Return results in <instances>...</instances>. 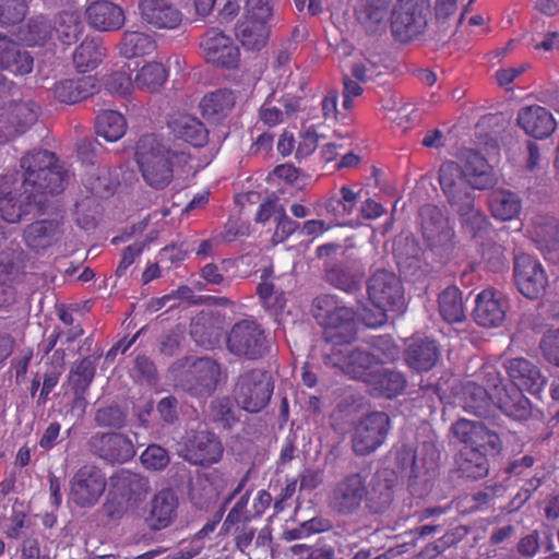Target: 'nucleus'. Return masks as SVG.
Segmentation results:
<instances>
[{"label":"nucleus","instance_id":"12","mask_svg":"<svg viewBox=\"0 0 559 559\" xmlns=\"http://www.w3.org/2000/svg\"><path fill=\"white\" fill-rule=\"evenodd\" d=\"M40 107L33 100H10L0 109V145L24 134L37 120Z\"/></svg>","mask_w":559,"mask_h":559},{"label":"nucleus","instance_id":"61","mask_svg":"<svg viewBox=\"0 0 559 559\" xmlns=\"http://www.w3.org/2000/svg\"><path fill=\"white\" fill-rule=\"evenodd\" d=\"M329 508L337 514L349 513V476L332 487L328 496Z\"/></svg>","mask_w":559,"mask_h":559},{"label":"nucleus","instance_id":"27","mask_svg":"<svg viewBox=\"0 0 559 559\" xmlns=\"http://www.w3.org/2000/svg\"><path fill=\"white\" fill-rule=\"evenodd\" d=\"M173 135L193 147H204L209 143L210 132L206 126L195 116L186 112H174L167 120Z\"/></svg>","mask_w":559,"mask_h":559},{"label":"nucleus","instance_id":"37","mask_svg":"<svg viewBox=\"0 0 559 559\" xmlns=\"http://www.w3.org/2000/svg\"><path fill=\"white\" fill-rule=\"evenodd\" d=\"M98 90L95 76L87 75L78 79H62L51 87L52 96L62 104H76L94 95Z\"/></svg>","mask_w":559,"mask_h":559},{"label":"nucleus","instance_id":"30","mask_svg":"<svg viewBox=\"0 0 559 559\" xmlns=\"http://www.w3.org/2000/svg\"><path fill=\"white\" fill-rule=\"evenodd\" d=\"M62 236L63 223L58 219L33 222L23 231L25 245L36 252L55 246L61 240Z\"/></svg>","mask_w":559,"mask_h":559},{"label":"nucleus","instance_id":"58","mask_svg":"<svg viewBox=\"0 0 559 559\" xmlns=\"http://www.w3.org/2000/svg\"><path fill=\"white\" fill-rule=\"evenodd\" d=\"M481 259L486 269L493 273L502 272L509 266L506 248L495 241H487L483 245Z\"/></svg>","mask_w":559,"mask_h":559},{"label":"nucleus","instance_id":"4","mask_svg":"<svg viewBox=\"0 0 559 559\" xmlns=\"http://www.w3.org/2000/svg\"><path fill=\"white\" fill-rule=\"evenodd\" d=\"M226 348L239 359L257 361L271 350V337L262 323L249 317L236 321L226 334Z\"/></svg>","mask_w":559,"mask_h":559},{"label":"nucleus","instance_id":"62","mask_svg":"<svg viewBox=\"0 0 559 559\" xmlns=\"http://www.w3.org/2000/svg\"><path fill=\"white\" fill-rule=\"evenodd\" d=\"M28 11L26 0H0V24L3 26L21 23Z\"/></svg>","mask_w":559,"mask_h":559},{"label":"nucleus","instance_id":"49","mask_svg":"<svg viewBox=\"0 0 559 559\" xmlns=\"http://www.w3.org/2000/svg\"><path fill=\"white\" fill-rule=\"evenodd\" d=\"M439 312L448 323L462 322L465 319L462 293L456 286H448L438 297Z\"/></svg>","mask_w":559,"mask_h":559},{"label":"nucleus","instance_id":"9","mask_svg":"<svg viewBox=\"0 0 559 559\" xmlns=\"http://www.w3.org/2000/svg\"><path fill=\"white\" fill-rule=\"evenodd\" d=\"M369 476V467L352 474V507L365 499L366 507L370 512L382 513L390 508L394 500L393 480L377 475L372 477L369 487H366Z\"/></svg>","mask_w":559,"mask_h":559},{"label":"nucleus","instance_id":"32","mask_svg":"<svg viewBox=\"0 0 559 559\" xmlns=\"http://www.w3.org/2000/svg\"><path fill=\"white\" fill-rule=\"evenodd\" d=\"M516 123L527 135L535 139L548 138L557 127L552 114L538 105L522 107L518 112Z\"/></svg>","mask_w":559,"mask_h":559},{"label":"nucleus","instance_id":"2","mask_svg":"<svg viewBox=\"0 0 559 559\" xmlns=\"http://www.w3.org/2000/svg\"><path fill=\"white\" fill-rule=\"evenodd\" d=\"M21 189L28 204L41 203V197L61 193L69 175L59 157L47 150H33L20 158Z\"/></svg>","mask_w":559,"mask_h":559},{"label":"nucleus","instance_id":"63","mask_svg":"<svg viewBox=\"0 0 559 559\" xmlns=\"http://www.w3.org/2000/svg\"><path fill=\"white\" fill-rule=\"evenodd\" d=\"M248 496L245 495L229 510L222 525V531L225 534H229L236 528L250 524L251 518L246 510Z\"/></svg>","mask_w":559,"mask_h":559},{"label":"nucleus","instance_id":"48","mask_svg":"<svg viewBox=\"0 0 559 559\" xmlns=\"http://www.w3.org/2000/svg\"><path fill=\"white\" fill-rule=\"evenodd\" d=\"M95 130L107 142H117L126 134L127 120L119 111L104 110L96 117Z\"/></svg>","mask_w":559,"mask_h":559},{"label":"nucleus","instance_id":"47","mask_svg":"<svg viewBox=\"0 0 559 559\" xmlns=\"http://www.w3.org/2000/svg\"><path fill=\"white\" fill-rule=\"evenodd\" d=\"M490 212L500 221H510L516 217L521 211V199L509 190L492 191L488 199Z\"/></svg>","mask_w":559,"mask_h":559},{"label":"nucleus","instance_id":"3","mask_svg":"<svg viewBox=\"0 0 559 559\" xmlns=\"http://www.w3.org/2000/svg\"><path fill=\"white\" fill-rule=\"evenodd\" d=\"M135 162L144 181L153 189L166 188L174 178L177 160H186L182 152L170 148L154 133L143 134L135 144Z\"/></svg>","mask_w":559,"mask_h":559},{"label":"nucleus","instance_id":"5","mask_svg":"<svg viewBox=\"0 0 559 559\" xmlns=\"http://www.w3.org/2000/svg\"><path fill=\"white\" fill-rule=\"evenodd\" d=\"M418 223L427 248L444 263L455 247V233L442 210L430 203L418 209Z\"/></svg>","mask_w":559,"mask_h":559},{"label":"nucleus","instance_id":"14","mask_svg":"<svg viewBox=\"0 0 559 559\" xmlns=\"http://www.w3.org/2000/svg\"><path fill=\"white\" fill-rule=\"evenodd\" d=\"M451 431L468 449L486 453V457L499 455L503 449L500 436L483 421L460 418L452 425Z\"/></svg>","mask_w":559,"mask_h":559},{"label":"nucleus","instance_id":"44","mask_svg":"<svg viewBox=\"0 0 559 559\" xmlns=\"http://www.w3.org/2000/svg\"><path fill=\"white\" fill-rule=\"evenodd\" d=\"M237 36L247 49L259 50L267 43L270 36L269 21L243 19L237 27Z\"/></svg>","mask_w":559,"mask_h":559},{"label":"nucleus","instance_id":"17","mask_svg":"<svg viewBox=\"0 0 559 559\" xmlns=\"http://www.w3.org/2000/svg\"><path fill=\"white\" fill-rule=\"evenodd\" d=\"M200 48L206 62L224 68L236 69L240 62V50L234 39L217 27H210L202 35Z\"/></svg>","mask_w":559,"mask_h":559},{"label":"nucleus","instance_id":"29","mask_svg":"<svg viewBox=\"0 0 559 559\" xmlns=\"http://www.w3.org/2000/svg\"><path fill=\"white\" fill-rule=\"evenodd\" d=\"M392 0H361L356 9L357 22L370 35L385 32Z\"/></svg>","mask_w":559,"mask_h":559},{"label":"nucleus","instance_id":"53","mask_svg":"<svg viewBox=\"0 0 559 559\" xmlns=\"http://www.w3.org/2000/svg\"><path fill=\"white\" fill-rule=\"evenodd\" d=\"M390 308L379 305V302L357 300V307L352 313L354 317L352 321L355 319L361 323H364L368 328H378L383 325L388 321L386 311Z\"/></svg>","mask_w":559,"mask_h":559},{"label":"nucleus","instance_id":"36","mask_svg":"<svg viewBox=\"0 0 559 559\" xmlns=\"http://www.w3.org/2000/svg\"><path fill=\"white\" fill-rule=\"evenodd\" d=\"M178 498L171 489L158 491L151 501L145 523L152 531H160L173 524L177 518Z\"/></svg>","mask_w":559,"mask_h":559},{"label":"nucleus","instance_id":"18","mask_svg":"<svg viewBox=\"0 0 559 559\" xmlns=\"http://www.w3.org/2000/svg\"><path fill=\"white\" fill-rule=\"evenodd\" d=\"M487 385L493 391L499 409L518 421H525L532 417L533 405L523 394V390L515 385L503 384L498 373H487Z\"/></svg>","mask_w":559,"mask_h":559},{"label":"nucleus","instance_id":"46","mask_svg":"<svg viewBox=\"0 0 559 559\" xmlns=\"http://www.w3.org/2000/svg\"><path fill=\"white\" fill-rule=\"evenodd\" d=\"M53 29L63 45L76 43L83 34L84 24L76 10H64L55 17Z\"/></svg>","mask_w":559,"mask_h":559},{"label":"nucleus","instance_id":"56","mask_svg":"<svg viewBox=\"0 0 559 559\" xmlns=\"http://www.w3.org/2000/svg\"><path fill=\"white\" fill-rule=\"evenodd\" d=\"M212 420L223 429H231L238 421V411L229 397H219L211 404Z\"/></svg>","mask_w":559,"mask_h":559},{"label":"nucleus","instance_id":"24","mask_svg":"<svg viewBox=\"0 0 559 559\" xmlns=\"http://www.w3.org/2000/svg\"><path fill=\"white\" fill-rule=\"evenodd\" d=\"M331 12V20L334 26L341 33V43L336 45L338 63L343 70V107L349 108V75L344 72L347 67L346 58L349 56V46L347 45V33L349 31V19L347 16L349 0H326Z\"/></svg>","mask_w":559,"mask_h":559},{"label":"nucleus","instance_id":"43","mask_svg":"<svg viewBox=\"0 0 559 559\" xmlns=\"http://www.w3.org/2000/svg\"><path fill=\"white\" fill-rule=\"evenodd\" d=\"M119 53L127 58L148 56L156 49L155 39L143 32L126 31L118 44Z\"/></svg>","mask_w":559,"mask_h":559},{"label":"nucleus","instance_id":"16","mask_svg":"<svg viewBox=\"0 0 559 559\" xmlns=\"http://www.w3.org/2000/svg\"><path fill=\"white\" fill-rule=\"evenodd\" d=\"M396 266L406 280L418 281L426 275L424 251L412 231H402L392 241Z\"/></svg>","mask_w":559,"mask_h":559},{"label":"nucleus","instance_id":"28","mask_svg":"<svg viewBox=\"0 0 559 559\" xmlns=\"http://www.w3.org/2000/svg\"><path fill=\"white\" fill-rule=\"evenodd\" d=\"M87 24L98 32H116L123 27L126 14L123 9L108 0H96L85 9Z\"/></svg>","mask_w":559,"mask_h":559},{"label":"nucleus","instance_id":"1","mask_svg":"<svg viewBox=\"0 0 559 559\" xmlns=\"http://www.w3.org/2000/svg\"><path fill=\"white\" fill-rule=\"evenodd\" d=\"M312 316L323 326L324 341L331 345L324 356L335 373L349 372V307L336 295L325 294L312 301Z\"/></svg>","mask_w":559,"mask_h":559},{"label":"nucleus","instance_id":"23","mask_svg":"<svg viewBox=\"0 0 559 559\" xmlns=\"http://www.w3.org/2000/svg\"><path fill=\"white\" fill-rule=\"evenodd\" d=\"M317 257L324 260L325 280L333 287L349 292V255L346 247L340 243H324L316 250Z\"/></svg>","mask_w":559,"mask_h":559},{"label":"nucleus","instance_id":"55","mask_svg":"<svg viewBox=\"0 0 559 559\" xmlns=\"http://www.w3.org/2000/svg\"><path fill=\"white\" fill-rule=\"evenodd\" d=\"M535 240L538 246L559 242V219L548 214L533 218Z\"/></svg>","mask_w":559,"mask_h":559},{"label":"nucleus","instance_id":"11","mask_svg":"<svg viewBox=\"0 0 559 559\" xmlns=\"http://www.w3.org/2000/svg\"><path fill=\"white\" fill-rule=\"evenodd\" d=\"M223 454V443L213 431L191 430L183 438L181 456L192 465L209 467L218 463Z\"/></svg>","mask_w":559,"mask_h":559},{"label":"nucleus","instance_id":"38","mask_svg":"<svg viewBox=\"0 0 559 559\" xmlns=\"http://www.w3.org/2000/svg\"><path fill=\"white\" fill-rule=\"evenodd\" d=\"M33 66L34 59L28 51L22 50L14 40L0 34V70L25 75L32 72Z\"/></svg>","mask_w":559,"mask_h":559},{"label":"nucleus","instance_id":"64","mask_svg":"<svg viewBox=\"0 0 559 559\" xmlns=\"http://www.w3.org/2000/svg\"><path fill=\"white\" fill-rule=\"evenodd\" d=\"M27 513L24 510V503L16 498L12 504L9 525L4 532L5 536L9 539L20 538L23 530L27 527Z\"/></svg>","mask_w":559,"mask_h":559},{"label":"nucleus","instance_id":"59","mask_svg":"<svg viewBox=\"0 0 559 559\" xmlns=\"http://www.w3.org/2000/svg\"><path fill=\"white\" fill-rule=\"evenodd\" d=\"M142 466L152 472L164 471L170 463L168 451L159 444H150L140 456Z\"/></svg>","mask_w":559,"mask_h":559},{"label":"nucleus","instance_id":"22","mask_svg":"<svg viewBox=\"0 0 559 559\" xmlns=\"http://www.w3.org/2000/svg\"><path fill=\"white\" fill-rule=\"evenodd\" d=\"M221 376L219 365L212 358L195 359L183 373V389L193 396H210L216 389Z\"/></svg>","mask_w":559,"mask_h":559},{"label":"nucleus","instance_id":"42","mask_svg":"<svg viewBox=\"0 0 559 559\" xmlns=\"http://www.w3.org/2000/svg\"><path fill=\"white\" fill-rule=\"evenodd\" d=\"M461 400L463 408L477 417L489 416L493 405L488 390L472 381L463 386Z\"/></svg>","mask_w":559,"mask_h":559},{"label":"nucleus","instance_id":"7","mask_svg":"<svg viewBox=\"0 0 559 559\" xmlns=\"http://www.w3.org/2000/svg\"><path fill=\"white\" fill-rule=\"evenodd\" d=\"M394 463L401 474L407 476L408 487H415L419 480L428 481L427 476L435 475L439 461L440 451L432 442H423L420 453L409 444H401L393 451Z\"/></svg>","mask_w":559,"mask_h":559},{"label":"nucleus","instance_id":"33","mask_svg":"<svg viewBox=\"0 0 559 559\" xmlns=\"http://www.w3.org/2000/svg\"><path fill=\"white\" fill-rule=\"evenodd\" d=\"M460 164L463 177L477 190L491 189L497 183V178L486 158L474 150H467L462 154Z\"/></svg>","mask_w":559,"mask_h":559},{"label":"nucleus","instance_id":"45","mask_svg":"<svg viewBox=\"0 0 559 559\" xmlns=\"http://www.w3.org/2000/svg\"><path fill=\"white\" fill-rule=\"evenodd\" d=\"M407 384L405 376L401 371L379 369L371 378L368 385L370 393L381 394L389 399L401 394Z\"/></svg>","mask_w":559,"mask_h":559},{"label":"nucleus","instance_id":"15","mask_svg":"<svg viewBox=\"0 0 559 559\" xmlns=\"http://www.w3.org/2000/svg\"><path fill=\"white\" fill-rule=\"evenodd\" d=\"M86 445L93 456L111 465L127 463L135 455L132 440L121 432H96Z\"/></svg>","mask_w":559,"mask_h":559},{"label":"nucleus","instance_id":"52","mask_svg":"<svg viewBox=\"0 0 559 559\" xmlns=\"http://www.w3.org/2000/svg\"><path fill=\"white\" fill-rule=\"evenodd\" d=\"M96 366L94 360L87 356L75 362L68 377V381L76 397H82L90 388L95 377Z\"/></svg>","mask_w":559,"mask_h":559},{"label":"nucleus","instance_id":"13","mask_svg":"<svg viewBox=\"0 0 559 559\" xmlns=\"http://www.w3.org/2000/svg\"><path fill=\"white\" fill-rule=\"evenodd\" d=\"M513 277L518 290L527 299H538L546 293L548 276L542 263L528 253L514 255Z\"/></svg>","mask_w":559,"mask_h":559},{"label":"nucleus","instance_id":"6","mask_svg":"<svg viewBox=\"0 0 559 559\" xmlns=\"http://www.w3.org/2000/svg\"><path fill=\"white\" fill-rule=\"evenodd\" d=\"M430 14L429 0H399L391 12L392 36L401 44L417 39L426 32Z\"/></svg>","mask_w":559,"mask_h":559},{"label":"nucleus","instance_id":"10","mask_svg":"<svg viewBox=\"0 0 559 559\" xmlns=\"http://www.w3.org/2000/svg\"><path fill=\"white\" fill-rule=\"evenodd\" d=\"M69 486V501L76 508L91 509L106 491V474L98 465L86 463L76 469Z\"/></svg>","mask_w":559,"mask_h":559},{"label":"nucleus","instance_id":"34","mask_svg":"<svg viewBox=\"0 0 559 559\" xmlns=\"http://www.w3.org/2000/svg\"><path fill=\"white\" fill-rule=\"evenodd\" d=\"M506 368L512 382L510 385L538 394L546 384V378L539 368L525 358L509 359Z\"/></svg>","mask_w":559,"mask_h":559},{"label":"nucleus","instance_id":"19","mask_svg":"<svg viewBox=\"0 0 559 559\" xmlns=\"http://www.w3.org/2000/svg\"><path fill=\"white\" fill-rule=\"evenodd\" d=\"M370 301L379 302L393 311H402L405 306L404 288L401 278L385 269L377 270L367 281Z\"/></svg>","mask_w":559,"mask_h":559},{"label":"nucleus","instance_id":"21","mask_svg":"<svg viewBox=\"0 0 559 559\" xmlns=\"http://www.w3.org/2000/svg\"><path fill=\"white\" fill-rule=\"evenodd\" d=\"M462 174L460 164L455 162H445L439 169L438 179L441 190L454 211L464 210L475 201L474 188Z\"/></svg>","mask_w":559,"mask_h":559},{"label":"nucleus","instance_id":"54","mask_svg":"<svg viewBox=\"0 0 559 559\" xmlns=\"http://www.w3.org/2000/svg\"><path fill=\"white\" fill-rule=\"evenodd\" d=\"M455 212L460 216L463 231L468 234L472 238H476L487 231L489 221L481 211L475 207V201L468 204L466 209H457Z\"/></svg>","mask_w":559,"mask_h":559},{"label":"nucleus","instance_id":"26","mask_svg":"<svg viewBox=\"0 0 559 559\" xmlns=\"http://www.w3.org/2000/svg\"><path fill=\"white\" fill-rule=\"evenodd\" d=\"M475 304L473 318L478 325L497 328L503 323L508 306L501 293L484 289L477 295Z\"/></svg>","mask_w":559,"mask_h":559},{"label":"nucleus","instance_id":"60","mask_svg":"<svg viewBox=\"0 0 559 559\" xmlns=\"http://www.w3.org/2000/svg\"><path fill=\"white\" fill-rule=\"evenodd\" d=\"M104 86L112 95L126 97L130 94L133 82L129 67L114 71L104 78Z\"/></svg>","mask_w":559,"mask_h":559},{"label":"nucleus","instance_id":"41","mask_svg":"<svg viewBox=\"0 0 559 559\" xmlns=\"http://www.w3.org/2000/svg\"><path fill=\"white\" fill-rule=\"evenodd\" d=\"M106 57V48L100 39L96 37H85L75 48L72 59L74 68L80 73L95 70Z\"/></svg>","mask_w":559,"mask_h":559},{"label":"nucleus","instance_id":"8","mask_svg":"<svg viewBox=\"0 0 559 559\" xmlns=\"http://www.w3.org/2000/svg\"><path fill=\"white\" fill-rule=\"evenodd\" d=\"M274 391V382L269 371L252 368L238 376L234 397L239 407L249 413L264 409Z\"/></svg>","mask_w":559,"mask_h":559},{"label":"nucleus","instance_id":"51","mask_svg":"<svg viewBox=\"0 0 559 559\" xmlns=\"http://www.w3.org/2000/svg\"><path fill=\"white\" fill-rule=\"evenodd\" d=\"M168 72L160 62H148L136 73L134 85L148 93L158 92L166 83Z\"/></svg>","mask_w":559,"mask_h":559},{"label":"nucleus","instance_id":"20","mask_svg":"<svg viewBox=\"0 0 559 559\" xmlns=\"http://www.w3.org/2000/svg\"><path fill=\"white\" fill-rule=\"evenodd\" d=\"M390 430V417L383 412H373L359 420L352 436V448L357 454H369L385 440Z\"/></svg>","mask_w":559,"mask_h":559},{"label":"nucleus","instance_id":"31","mask_svg":"<svg viewBox=\"0 0 559 559\" xmlns=\"http://www.w3.org/2000/svg\"><path fill=\"white\" fill-rule=\"evenodd\" d=\"M141 17L157 28L175 29L182 22V13L168 0H139Z\"/></svg>","mask_w":559,"mask_h":559},{"label":"nucleus","instance_id":"40","mask_svg":"<svg viewBox=\"0 0 559 559\" xmlns=\"http://www.w3.org/2000/svg\"><path fill=\"white\" fill-rule=\"evenodd\" d=\"M456 473L459 477L478 480L489 473V461L486 453L476 449L464 448L455 456Z\"/></svg>","mask_w":559,"mask_h":559},{"label":"nucleus","instance_id":"57","mask_svg":"<svg viewBox=\"0 0 559 559\" xmlns=\"http://www.w3.org/2000/svg\"><path fill=\"white\" fill-rule=\"evenodd\" d=\"M53 32V26L46 16L36 15L27 23V33L24 40L29 46H41L51 38Z\"/></svg>","mask_w":559,"mask_h":559},{"label":"nucleus","instance_id":"39","mask_svg":"<svg viewBox=\"0 0 559 559\" xmlns=\"http://www.w3.org/2000/svg\"><path fill=\"white\" fill-rule=\"evenodd\" d=\"M236 97L228 88H218L205 94L200 102L202 116L210 120L219 122L225 119L234 108Z\"/></svg>","mask_w":559,"mask_h":559},{"label":"nucleus","instance_id":"25","mask_svg":"<svg viewBox=\"0 0 559 559\" xmlns=\"http://www.w3.org/2000/svg\"><path fill=\"white\" fill-rule=\"evenodd\" d=\"M441 352L436 340L428 336H412L403 352L406 366L420 373L430 371L440 359Z\"/></svg>","mask_w":559,"mask_h":559},{"label":"nucleus","instance_id":"50","mask_svg":"<svg viewBox=\"0 0 559 559\" xmlns=\"http://www.w3.org/2000/svg\"><path fill=\"white\" fill-rule=\"evenodd\" d=\"M379 359L376 354L356 347L352 349V380L362 382L367 388L378 372Z\"/></svg>","mask_w":559,"mask_h":559},{"label":"nucleus","instance_id":"35","mask_svg":"<svg viewBox=\"0 0 559 559\" xmlns=\"http://www.w3.org/2000/svg\"><path fill=\"white\" fill-rule=\"evenodd\" d=\"M110 486L118 496L128 503L136 504L150 492V481L146 477L128 469H120L110 476Z\"/></svg>","mask_w":559,"mask_h":559}]
</instances>
